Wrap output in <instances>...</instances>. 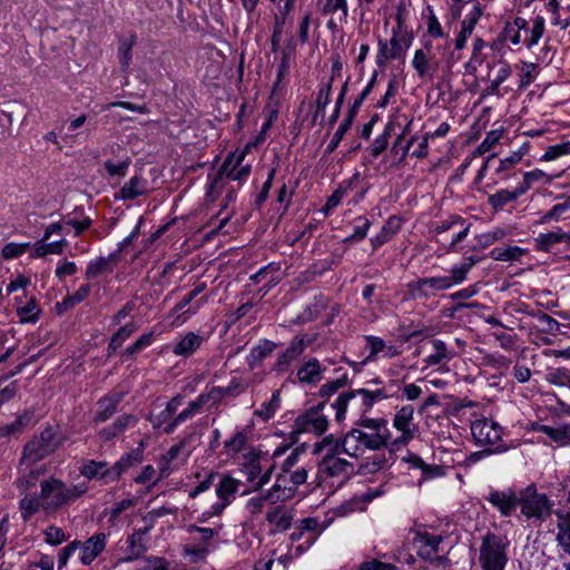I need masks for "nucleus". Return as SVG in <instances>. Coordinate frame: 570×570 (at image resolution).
<instances>
[{"instance_id": "2f4dec72", "label": "nucleus", "mask_w": 570, "mask_h": 570, "mask_svg": "<svg viewBox=\"0 0 570 570\" xmlns=\"http://www.w3.org/2000/svg\"><path fill=\"white\" fill-rule=\"evenodd\" d=\"M556 514L558 517L556 540L563 551L570 554V513L557 512Z\"/></svg>"}, {"instance_id": "69168bd1", "label": "nucleus", "mask_w": 570, "mask_h": 570, "mask_svg": "<svg viewBox=\"0 0 570 570\" xmlns=\"http://www.w3.org/2000/svg\"><path fill=\"white\" fill-rule=\"evenodd\" d=\"M90 294V285L88 284H85L82 286H80L73 294L71 295H68L63 301H62V305L66 307V308H69V307H72L75 306L76 304H79L81 303L83 299H86L88 297V295Z\"/></svg>"}, {"instance_id": "864d4df0", "label": "nucleus", "mask_w": 570, "mask_h": 570, "mask_svg": "<svg viewBox=\"0 0 570 570\" xmlns=\"http://www.w3.org/2000/svg\"><path fill=\"white\" fill-rule=\"evenodd\" d=\"M279 392L276 391L273 393L271 400L267 403L262 404V406L255 411V414L263 420L267 421L269 420L276 412V410L279 407Z\"/></svg>"}, {"instance_id": "a211bd4d", "label": "nucleus", "mask_w": 570, "mask_h": 570, "mask_svg": "<svg viewBox=\"0 0 570 570\" xmlns=\"http://www.w3.org/2000/svg\"><path fill=\"white\" fill-rule=\"evenodd\" d=\"M295 492V489L291 487L289 473L282 471L277 475L275 484L267 491V498L271 504H276L292 499Z\"/></svg>"}, {"instance_id": "e2e57ef3", "label": "nucleus", "mask_w": 570, "mask_h": 570, "mask_svg": "<svg viewBox=\"0 0 570 570\" xmlns=\"http://www.w3.org/2000/svg\"><path fill=\"white\" fill-rule=\"evenodd\" d=\"M371 226V222L363 216L355 219L354 233L346 238V242H357L363 239Z\"/></svg>"}, {"instance_id": "aec40b11", "label": "nucleus", "mask_w": 570, "mask_h": 570, "mask_svg": "<svg viewBox=\"0 0 570 570\" xmlns=\"http://www.w3.org/2000/svg\"><path fill=\"white\" fill-rule=\"evenodd\" d=\"M144 460V443L140 442L139 446L124 454L112 466V479L118 480L121 474L128 469L141 463Z\"/></svg>"}, {"instance_id": "f8f14e48", "label": "nucleus", "mask_w": 570, "mask_h": 570, "mask_svg": "<svg viewBox=\"0 0 570 570\" xmlns=\"http://www.w3.org/2000/svg\"><path fill=\"white\" fill-rule=\"evenodd\" d=\"M219 394L218 390H210L207 393H202L196 400L188 403L187 407L184 409L174 420L165 426V433L169 434L181 423L191 420L203 407L208 403H213V397Z\"/></svg>"}, {"instance_id": "f3484780", "label": "nucleus", "mask_w": 570, "mask_h": 570, "mask_svg": "<svg viewBox=\"0 0 570 570\" xmlns=\"http://www.w3.org/2000/svg\"><path fill=\"white\" fill-rule=\"evenodd\" d=\"M35 424V412L31 410H26L19 414L12 423L3 424L0 426V438H18Z\"/></svg>"}, {"instance_id": "37998d69", "label": "nucleus", "mask_w": 570, "mask_h": 570, "mask_svg": "<svg viewBox=\"0 0 570 570\" xmlns=\"http://www.w3.org/2000/svg\"><path fill=\"white\" fill-rule=\"evenodd\" d=\"M522 195V189L518 186L514 190L502 189L493 195H490L488 202L495 210H498L501 209L505 204L514 202Z\"/></svg>"}, {"instance_id": "20e7f679", "label": "nucleus", "mask_w": 570, "mask_h": 570, "mask_svg": "<svg viewBox=\"0 0 570 570\" xmlns=\"http://www.w3.org/2000/svg\"><path fill=\"white\" fill-rule=\"evenodd\" d=\"M245 155L246 150H243L238 154L229 155L225 159L208 188L207 194L209 197L214 199L216 194L222 193L227 185V180H234L240 184L249 176L250 166L242 165Z\"/></svg>"}, {"instance_id": "a878e982", "label": "nucleus", "mask_w": 570, "mask_h": 570, "mask_svg": "<svg viewBox=\"0 0 570 570\" xmlns=\"http://www.w3.org/2000/svg\"><path fill=\"white\" fill-rule=\"evenodd\" d=\"M147 191V180L140 176H134L121 187L118 197L122 200H131L139 196L146 195Z\"/></svg>"}, {"instance_id": "7c9ffc66", "label": "nucleus", "mask_w": 570, "mask_h": 570, "mask_svg": "<svg viewBox=\"0 0 570 570\" xmlns=\"http://www.w3.org/2000/svg\"><path fill=\"white\" fill-rule=\"evenodd\" d=\"M567 242L566 233L560 228L553 232L541 233L534 238V248L540 252H549L552 246Z\"/></svg>"}, {"instance_id": "680f3d73", "label": "nucleus", "mask_w": 570, "mask_h": 570, "mask_svg": "<svg viewBox=\"0 0 570 570\" xmlns=\"http://www.w3.org/2000/svg\"><path fill=\"white\" fill-rule=\"evenodd\" d=\"M247 442L246 433L239 431L236 432L229 440L224 442V448L228 453L240 452Z\"/></svg>"}, {"instance_id": "ea45409f", "label": "nucleus", "mask_w": 570, "mask_h": 570, "mask_svg": "<svg viewBox=\"0 0 570 570\" xmlns=\"http://www.w3.org/2000/svg\"><path fill=\"white\" fill-rule=\"evenodd\" d=\"M401 51L400 41L396 38H392L390 43L380 41L377 65L384 66L387 60H392L399 57Z\"/></svg>"}, {"instance_id": "338daca9", "label": "nucleus", "mask_w": 570, "mask_h": 570, "mask_svg": "<svg viewBox=\"0 0 570 570\" xmlns=\"http://www.w3.org/2000/svg\"><path fill=\"white\" fill-rule=\"evenodd\" d=\"M265 502H269V499L267 498V492L265 494L249 498L246 501L245 509L252 517H256L263 511Z\"/></svg>"}, {"instance_id": "a18cd8bd", "label": "nucleus", "mask_w": 570, "mask_h": 570, "mask_svg": "<svg viewBox=\"0 0 570 570\" xmlns=\"http://www.w3.org/2000/svg\"><path fill=\"white\" fill-rule=\"evenodd\" d=\"M248 387V382L242 379H233L226 387L215 386L212 390H218L219 394L213 397V403H218L227 395L236 396L243 393Z\"/></svg>"}, {"instance_id": "c85d7f7f", "label": "nucleus", "mask_w": 570, "mask_h": 570, "mask_svg": "<svg viewBox=\"0 0 570 570\" xmlns=\"http://www.w3.org/2000/svg\"><path fill=\"white\" fill-rule=\"evenodd\" d=\"M80 473L87 479H99L105 482H112L111 466L106 462L89 461L80 470Z\"/></svg>"}, {"instance_id": "72a5a7b5", "label": "nucleus", "mask_w": 570, "mask_h": 570, "mask_svg": "<svg viewBox=\"0 0 570 570\" xmlns=\"http://www.w3.org/2000/svg\"><path fill=\"white\" fill-rule=\"evenodd\" d=\"M292 514L283 507H275L266 513V521L275 525L276 530L285 531L292 525Z\"/></svg>"}, {"instance_id": "7ed1b4c3", "label": "nucleus", "mask_w": 570, "mask_h": 570, "mask_svg": "<svg viewBox=\"0 0 570 570\" xmlns=\"http://www.w3.org/2000/svg\"><path fill=\"white\" fill-rule=\"evenodd\" d=\"M240 485V480L228 474L222 475L215 488L216 500L209 505H202V511L197 517V521L205 523L213 518L222 515L225 509L234 501Z\"/></svg>"}, {"instance_id": "cd10ccee", "label": "nucleus", "mask_w": 570, "mask_h": 570, "mask_svg": "<svg viewBox=\"0 0 570 570\" xmlns=\"http://www.w3.org/2000/svg\"><path fill=\"white\" fill-rule=\"evenodd\" d=\"M325 367L316 360L305 362L297 371V379L303 383L315 384L323 377Z\"/></svg>"}, {"instance_id": "f03ea898", "label": "nucleus", "mask_w": 570, "mask_h": 570, "mask_svg": "<svg viewBox=\"0 0 570 570\" xmlns=\"http://www.w3.org/2000/svg\"><path fill=\"white\" fill-rule=\"evenodd\" d=\"M387 397L389 394L384 389H376L373 391L360 389L341 394L332 404V407L335 409L336 421L341 422L345 419V413L348 407L351 410L356 409L358 412L365 413L376 401Z\"/></svg>"}, {"instance_id": "3c124183", "label": "nucleus", "mask_w": 570, "mask_h": 570, "mask_svg": "<svg viewBox=\"0 0 570 570\" xmlns=\"http://www.w3.org/2000/svg\"><path fill=\"white\" fill-rule=\"evenodd\" d=\"M222 525L218 528H207V527H198L196 524H189L187 528L188 533H198V540L202 542V547L208 546L210 540L219 533Z\"/></svg>"}, {"instance_id": "9b49d317", "label": "nucleus", "mask_w": 570, "mask_h": 570, "mask_svg": "<svg viewBox=\"0 0 570 570\" xmlns=\"http://www.w3.org/2000/svg\"><path fill=\"white\" fill-rule=\"evenodd\" d=\"M47 473L46 464H21L18 465V478L14 481L16 488L19 490L22 498L28 495H38L30 491L38 484L40 478Z\"/></svg>"}, {"instance_id": "5701e85b", "label": "nucleus", "mask_w": 570, "mask_h": 570, "mask_svg": "<svg viewBox=\"0 0 570 570\" xmlns=\"http://www.w3.org/2000/svg\"><path fill=\"white\" fill-rule=\"evenodd\" d=\"M204 337L194 333L188 332L183 336L173 347V353L176 356L189 357L202 346Z\"/></svg>"}, {"instance_id": "8fccbe9b", "label": "nucleus", "mask_w": 570, "mask_h": 570, "mask_svg": "<svg viewBox=\"0 0 570 570\" xmlns=\"http://www.w3.org/2000/svg\"><path fill=\"white\" fill-rule=\"evenodd\" d=\"M136 331L135 326L132 324H126L121 326L111 337L109 342V353H115L124 342L131 336V334Z\"/></svg>"}, {"instance_id": "1a4fd4ad", "label": "nucleus", "mask_w": 570, "mask_h": 570, "mask_svg": "<svg viewBox=\"0 0 570 570\" xmlns=\"http://www.w3.org/2000/svg\"><path fill=\"white\" fill-rule=\"evenodd\" d=\"M519 505L527 518L543 519L550 514L551 510L548 498L538 493L533 485H529L520 492Z\"/></svg>"}, {"instance_id": "39448f33", "label": "nucleus", "mask_w": 570, "mask_h": 570, "mask_svg": "<svg viewBox=\"0 0 570 570\" xmlns=\"http://www.w3.org/2000/svg\"><path fill=\"white\" fill-rule=\"evenodd\" d=\"M509 541L505 537L488 532L480 546L479 562L482 570H503Z\"/></svg>"}, {"instance_id": "0eeeda50", "label": "nucleus", "mask_w": 570, "mask_h": 570, "mask_svg": "<svg viewBox=\"0 0 570 570\" xmlns=\"http://www.w3.org/2000/svg\"><path fill=\"white\" fill-rule=\"evenodd\" d=\"M324 403L313 406L298 415L293 424V435L313 433L321 436L328 428V419L323 413Z\"/></svg>"}, {"instance_id": "393cba45", "label": "nucleus", "mask_w": 570, "mask_h": 570, "mask_svg": "<svg viewBox=\"0 0 570 570\" xmlns=\"http://www.w3.org/2000/svg\"><path fill=\"white\" fill-rule=\"evenodd\" d=\"M366 347L370 350V354L365 361H373L377 355L382 354L384 357L391 358L399 355V350L394 345H386V343L377 336H366Z\"/></svg>"}, {"instance_id": "423d86ee", "label": "nucleus", "mask_w": 570, "mask_h": 570, "mask_svg": "<svg viewBox=\"0 0 570 570\" xmlns=\"http://www.w3.org/2000/svg\"><path fill=\"white\" fill-rule=\"evenodd\" d=\"M55 436V430L47 426L38 436L27 442L19 460L21 464H40L41 460L56 450Z\"/></svg>"}, {"instance_id": "5fc2aeb1", "label": "nucleus", "mask_w": 570, "mask_h": 570, "mask_svg": "<svg viewBox=\"0 0 570 570\" xmlns=\"http://www.w3.org/2000/svg\"><path fill=\"white\" fill-rule=\"evenodd\" d=\"M523 254L524 249L518 246H510L508 248H495L492 250L493 258L502 262L517 261Z\"/></svg>"}, {"instance_id": "09e8293b", "label": "nucleus", "mask_w": 570, "mask_h": 570, "mask_svg": "<svg viewBox=\"0 0 570 570\" xmlns=\"http://www.w3.org/2000/svg\"><path fill=\"white\" fill-rule=\"evenodd\" d=\"M168 473L166 469H161L159 475L157 476L156 470L153 465H145L141 472L135 478V482L138 484H156L160 479L167 476Z\"/></svg>"}, {"instance_id": "ddd939ff", "label": "nucleus", "mask_w": 570, "mask_h": 570, "mask_svg": "<svg viewBox=\"0 0 570 570\" xmlns=\"http://www.w3.org/2000/svg\"><path fill=\"white\" fill-rule=\"evenodd\" d=\"M407 287L413 298H428L436 292L449 289L450 282L444 276L424 277L409 283Z\"/></svg>"}, {"instance_id": "c03bdc74", "label": "nucleus", "mask_w": 570, "mask_h": 570, "mask_svg": "<svg viewBox=\"0 0 570 570\" xmlns=\"http://www.w3.org/2000/svg\"><path fill=\"white\" fill-rule=\"evenodd\" d=\"M570 157V141H562L560 144L549 146L544 154L540 157V161H557Z\"/></svg>"}, {"instance_id": "4468645a", "label": "nucleus", "mask_w": 570, "mask_h": 570, "mask_svg": "<svg viewBox=\"0 0 570 570\" xmlns=\"http://www.w3.org/2000/svg\"><path fill=\"white\" fill-rule=\"evenodd\" d=\"M138 417L132 414H122L114 423L102 428L98 432V439L101 443H114L117 438L125 433L129 428L137 424Z\"/></svg>"}, {"instance_id": "c756f323", "label": "nucleus", "mask_w": 570, "mask_h": 570, "mask_svg": "<svg viewBox=\"0 0 570 570\" xmlns=\"http://www.w3.org/2000/svg\"><path fill=\"white\" fill-rule=\"evenodd\" d=\"M428 50L417 49L414 52V57L412 60V67L417 72L419 77L424 78L428 75H431L433 71L436 70L438 65L432 62V59L430 57L429 48Z\"/></svg>"}, {"instance_id": "b1692460", "label": "nucleus", "mask_w": 570, "mask_h": 570, "mask_svg": "<svg viewBox=\"0 0 570 570\" xmlns=\"http://www.w3.org/2000/svg\"><path fill=\"white\" fill-rule=\"evenodd\" d=\"M442 542L441 535L423 533L416 537L415 546L417 553L423 559H433L439 552V546Z\"/></svg>"}, {"instance_id": "0e129e2a", "label": "nucleus", "mask_w": 570, "mask_h": 570, "mask_svg": "<svg viewBox=\"0 0 570 570\" xmlns=\"http://www.w3.org/2000/svg\"><path fill=\"white\" fill-rule=\"evenodd\" d=\"M502 137V131L500 130H491L487 134L484 139L478 146L475 153L478 155H483L488 153L492 147H494Z\"/></svg>"}, {"instance_id": "6ab92c4d", "label": "nucleus", "mask_w": 570, "mask_h": 570, "mask_svg": "<svg viewBox=\"0 0 570 570\" xmlns=\"http://www.w3.org/2000/svg\"><path fill=\"white\" fill-rule=\"evenodd\" d=\"M311 341L305 342L304 337H295L288 345V347L278 356L275 363V370L284 372L288 368L291 363L296 360L305 350L306 344Z\"/></svg>"}, {"instance_id": "bb28decb", "label": "nucleus", "mask_w": 570, "mask_h": 570, "mask_svg": "<svg viewBox=\"0 0 570 570\" xmlns=\"http://www.w3.org/2000/svg\"><path fill=\"white\" fill-rule=\"evenodd\" d=\"M118 262V253H112L107 257H98L91 261L86 269V278H96L102 273H109Z\"/></svg>"}, {"instance_id": "e433bc0d", "label": "nucleus", "mask_w": 570, "mask_h": 570, "mask_svg": "<svg viewBox=\"0 0 570 570\" xmlns=\"http://www.w3.org/2000/svg\"><path fill=\"white\" fill-rule=\"evenodd\" d=\"M560 177V174L557 175H550L541 169H533L531 171H527L523 175V181L519 185V187L522 189V193L525 194L533 184L535 183H542V184H549L554 178Z\"/></svg>"}, {"instance_id": "c9c22d12", "label": "nucleus", "mask_w": 570, "mask_h": 570, "mask_svg": "<svg viewBox=\"0 0 570 570\" xmlns=\"http://www.w3.org/2000/svg\"><path fill=\"white\" fill-rule=\"evenodd\" d=\"M67 245L66 239L59 242L47 243L43 238L32 246L31 256L35 258H41L49 254L60 255L63 252V247Z\"/></svg>"}, {"instance_id": "79ce46f5", "label": "nucleus", "mask_w": 570, "mask_h": 570, "mask_svg": "<svg viewBox=\"0 0 570 570\" xmlns=\"http://www.w3.org/2000/svg\"><path fill=\"white\" fill-rule=\"evenodd\" d=\"M136 40L137 38L135 35H130L129 37L120 40L118 57L124 72H128L129 70L132 59V48L136 43Z\"/></svg>"}, {"instance_id": "6e6552de", "label": "nucleus", "mask_w": 570, "mask_h": 570, "mask_svg": "<svg viewBox=\"0 0 570 570\" xmlns=\"http://www.w3.org/2000/svg\"><path fill=\"white\" fill-rule=\"evenodd\" d=\"M470 430L472 438L479 446H503L502 428L494 421L487 417H478L471 421Z\"/></svg>"}, {"instance_id": "49530a36", "label": "nucleus", "mask_w": 570, "mask_h": 570, "mask_svg": "<svg viewBox=\"0 0 570 570\" xmlns=\"http://www.w3.org/2000/svg\"><path fill=\"white\" fill-rule=\"evenodd\" d=\"M433 353H431L426 358L425 363L429 365H439L445 361L451 358L450 353L446 350L444 342L441 340L432 341Z\"/></svg>"}, {"instance_id": "4d7b16f0", "label": "nucleus", "mask_w": 570, "mask_h": 570, "mask_svg": "<svg viewBox=\"0 0 570 570\" xmlns=\"http://www.w3.org/2000/svg\"><path fill=\"white\" fill-rule=\"evenodd\" d=\"M224 189H226V196L224 199V205L222 206V209L218 213V216H222L223 214H224V216L220 218L218 229H222L225 226V224L232 218L234 210L233 209L227 210V209H228L229 204L233 203L236 198V193L233 187L226 186Z\"/></svg>"}, {"instance_id": "4be33fe9", "label": "nucleus", "mask_w": 570, "mask_h": 570, "mask_svg": "<svg viewBox=\"0 0 570 570\" xmlns=\"http://www.w3.org/2000/svg\"><path fill=\"white\" fill-rule=\"evenodd\" d=\"M120 400V394L107 395L100 399L97 402V410L94 414L92 422L102 423L109 420L117 412Z\"/></svg>"}, {"instance_id": "774afa93", "label": "nucleus", "mask_w": 570, "mask_h": 570, "mask_svg": "<svg viewBox=\"0 0 570 570\" xmlns=\"http://www.w3.org/2000/svg\"><path fill=\"white\" fill-rule=\"evenodd\" d=\"M169 562L161 557H147L144 564L137 570H168Z\"/></svg>"}, {"instance_id": "58836bf2", "label": "nucleus", "mask_w": 570, "mask_h": 570, "mask_svg": "<svg viewBox=\"0 0 570 570\" xmlns=\"http://www.w3.org/2000/svg\"><path fill=\"white\" fill-rule=\"evenodd\" d=\"M275 350V344L271 341H262L253 346L247 355V364L250 368L258 365L265 357H267Z\"/></svg>"}, {"instance_id": "4c0bfd02", "label": "nucleus", "mask_w": 570, "mask_h": 570, "mask_svg": "<svg viewBox=\"0 0 570 570\" xmlns=\"http://www.w3.org/2000/svg\"><path fill=\"white\" fill-rule=\"evenodd\" d=\"M321 12L324 16H337L340 23L346 22L348 17L347 0H325Z\"/></svg>"}, {"instance_id": "f257e3e1", "label": "nucleus", "mask_w": 570, "mask_h": 570, "mask_svg": "<svg viewBox=\"0 0 570 570\" xmlns=\"http://www.w3.org/2000/svg\"><path fill=\"white\" fill-rule=\"evenodd\" d=\"M87 491L88 487L85 483L67 485L59 479L48 478L40 482L38 495H28L20 500L21 517L27 521L40 510L46 514H51L61 507L79 499Z\"/></svg>"}, {"instance_id": "bf43d9fd", "label": "nucleus", "mask_w": 570, "mask_h": 570, "mask_svg": "<svg viewBox=\"0 0 570 570\" xmlns=\"http://www.w3.org/2000/svg\"><path fill=\"white\" fill-rule=\"evenodd\" d=\"M544 32V19L540 16H537L532 21V27L530 30V37L525 39V43L528 48L535 46L540 38Z\"/></svg>"}, {"instance_id": "de8ad7c7", "label": "nucleus", "mask_w": 570, "mask_h": 570, "mask_svg": "<svg viewBox=\"0 0 570 570\" xmlns=\"http://www.w3.org/2000/svg\"><path fill=\"white\" fill-rule=\"evenodd\" d=\"M540 431L549 436L554 442H558L562 445L570 444V426L563 425L559 428H552L548 425H542Z\"/></svg>"}, {"instance_id": "052dcab7", "label": "nucleus", "mask_w": 570, "mask_h": 570, "mask_svg": "<svg viewBox=\"0 0 570 570\" xmlns=\"http://www.w3.org/2000/svg\"><path fill=\"white\" fill-rule=\"evenodd\" d=\"M326 448V454L341 453V443L337 442L332 434L325 436L321 442L315 443L313 453L320 454Z\"/></svg>"}, {"instance_id": "412c9836", "label": "nucleus", "mask_w": 570, "mask_h": 570, "mask_svg": "<svg viewBox=\"0 0 570 570\" xmlns=\"http://www.w3.org/2000/svg\"><path fill=\"white\" fill-rule=\"evenodd\" d=\"M146 533L147 529H139L128 537L125 549L126 557L122 559L124 562L138 559L147 550Z\"/></svg>"}, {"instance_id": "f704fd0d", "label": "nucleus", "mask_w": 570, "mask_h": 570, "mask_svg": "<svg viewBox=\"0 0 570 570\" xmlns=\"http://www.w3.org/2000/svg\"><path fill=\"white\" fill-rule=\"evenodd\" d=\"M337 453L326 454L323 459L324 470L332 476H340L348 473L351 464L342 458L336 456Z\"/></svg>"}, {"instance_id": "dca6fc26", "label": "nucleus", "mask_w": 570, "mask_h": 570, "mask_svg": "<svg viewBox=\"0 0 570 570\" xmlns=\"http://www.w3.org/2000/svg\"><path fill=\"white\" fill-rule=\"evenodd\" d=\"M107 535L105 533H96L83 542H80V562L83 566L91 564L98 556L106 549Z\"/></svg>"}, {"instance_id": "a19ab883", "label": "nucleus", "mask_w": 570, "mask_h": 570, "mask_svg": "<svg viewBox=\"0 0 570 570\" xmlns=\"http://www.w3.org/2000/svg\"><path fill=\"white\" fill-rule=\"evenodd\" d=\"M360 442L363 449L380 450L381 448L391 444L390 435L382 433H366L360 430Z\"/></svg>"}, {"instance_id": "603ef678", "label": "nucleus", "mask_w": 570, "mask_h": 570, "mask_svg": "<svg viewBox=\"0 0 570 570\" xmlns=\"http://www.w3.org/2000/svg\"><path fill=\"white\" fill-rule=\"evenodd\" d=\"M474 265V262L470 259L469 262H464L460 265L454 266L451 269V275L446 276L448 281L450 282V288L453 285H458L463 283L466 279V275Z\"/></svg>"}, {"instance_id": "13d9d810", "label": "nucleus", "mask_w": 570, "mask_h": 570, "mask_svg": "<svg viewBox=\"0 0 570 570\" xmlns=\"http://www.w3.org/2000/svg\"><path fill=\"white\" fill-rule=\"evenodd\" d=\"M547 381L556 386H568L570 384V370L564 367L554 368L548 372Z\"/></svg>"}, {"instance_id": "2eb2a0df", "label": "nucleus", "mask_w": 570, "mask_h": 570, "mask_svg": "<svg viewBox=\"0 0 570 570\" xmlns=\"http://www.w3.org/2000/svg\"><path fill=\"white\" fill-rule=\"evenodd\" d=\"M488 501L500 511L501 515L509 517L519 505V494L512 489L492 490Z\"/></svg>"}, {"instance_id": "473e14b6", "label": "nucleus", "mask_w": 570, "mask_h": 570, "mask_svg": "<svg viewBox=\"0 0 570 570\" xmlns=\"http://www.w3.org/2000/svg\"><path fill=\"white\" fill-rule=\"evenodd\" d=\"M363 446L360 442V430H351L341 442V452L352 456L358 458L363 454Z\"/></svg>"}, {"instance_id": "6e6d98bb", "label": "nucleus", "mask_w": 570, "mask_h": 570, "mask_svg": "<svg viewBox=\"0 0 570 570\" xmlns=\"http://www.w3.org/2000/svg\"><path fill=\"white\" fill-rule=\"evenodd\" d=\"M529 144H523L519 150L513 151L509 157L500 160V165L497 169L498 173L510 169L521 161L522 157L529 151Z\"/></svg>"}, {"instance_id": "9d476101", "label": "nucleus", "mask_w": 570, "mask_h": 570, "mask_svg": "<svg viewBox=\"0 0 570 570\" xmlns=\"http://www.w3.org/2000/svg\"><path fill=\"white\" fill-rule=\"evenodd\" d=\"M414 407L403 405L393 417V428L400 433L394 440H391L393 448H400L409 444L415 436L416 428L413 423Z\"/></svg>"}]
</instances>
